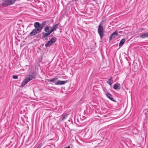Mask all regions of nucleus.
I'll list each match as a JSON object with an SVG mask.
<instances>
[{"label": "nucleus", "instance_id": "nucleus-19", "mask_svg": "<svg viewBox=\"0 0 148 148\" xmlns=\"http://www.w3.org/2000/svg\"><path fill=\"white\" fill-rule=\"evenodd\" d=\"M12 77L13 79H17L18 78V76H17V75H13Z\"/></svg>", "mask_w": 148, "mask_h": 148}, {"label": "nucleus", "instance_id": "nucleus-13", "mask_svg": "<svg viewBox=\"0 0 148 148\" xmlns=\"http://www.w3.org/2000/svg\"><path fill=\"white\" fill-rule=\"evenodd\" d=\"M107 83L111 86L113 83V80L112 78V77H110L107 81Z\"/></svg>", "mask_w": 148, "mask_h": 148}, {"label": "nucleus", "instance_id": "nucleus-20", "mask_svg": "<svg viewBox=\"0 0 148 148\" xmlns=\"http://www.w3.org/2000/svg\"><path fill=\"white\" fill-rule=\"evenodd\" d=\"M42 146V144L41 143H40L37 147V148H40Z\"/></svg>", "mask_w": 148, "mask_h": 148}, {"label": "nucleus", "instance_id": "nucleus-11", "mask_svg": "<svg viewBox=\"0 0 148 148\" xmlns=\"http://www.w3.org/2000/svg\"><path fill=\"white\" fill-rule=\"evenodd\" d=\"M140 37L143 39L148 37V32L141 34L140 36Z\"/></svg>", "mask_w": 148, "mask_h": 148}, {"label": "nucleus", "instance_id": "nucleus-27", "mask_svg": "<svg viewBox=\"0 0 148 148\" xmlns=\"http://www.w3.org/2000/svg\"><path fill=\"white\" fill-rule=\"evenodd\" d=\"M75 0V1H78V0Z\"/></svg>", "mask_w": 148, "mask_h": 148}, {"label": "nucleus", "instance_id": "nucleus-4", "mask_svg": "<svg viewBox=\"0 0 148 148\" xmlns=\"http://www.w3.org/2000/svg\"><path fill=\"white\" fill-rule=\"evenodd\" d=\"M46 23L47 22L46 21H44L42 22L41 24H40L38 22H36L34 24L36 25V27L38 28L40 31L41 32L43 27L46 24Z\"/></svg>", "mask_w": 148, "mask_h": 148}, {"label": "nucleus", "instance_id": "nucleus-16", "mask_svg": "<svg viewBox=\"0 0 148 148\" xmlns=\"http://www.w3.org/2000/svg\"><path fill=\"white\" fill-rule=\"evenodd\" d=\"M59 24L58 23L56 24L55 25H53L52 26V28L55 31L56 29L58 27Z\"/></svg>", "mask_w": 148, "mask_h": 148}, {"label": "nucleus", "instance_id": "nucleus-25", "mask_svg": "<svg viewBox=\"0 0 148 148\" xmlns=\"http://www.w3.org/2000/svg\"><path fill=\"white\" fill-rule=\"evenodd\" d=\"M49 31L50 32V33H51L53 32L51 30H49Z\"/></svg>", "mask_w": 148, "mask_h": 148}, {"label": "nucleus", "instance_id": "nucleus-14", "mask_svg": "<svg viewBox=\"0 0 148 148\" xmlns=\"http://www.w3.org/2000/svg\"><path fill=\"white\" fill-rule=\"evenodd\" d=\"M42 38H44L48 37L49 35H48V34L47 33V32H43L42 33Z\"/></svg>", "mask_w": 148, "mask_h": 148}, {"label": "nucleus", "instance_id": "nucleus-21", "mask_svg": "<svg viewBox=\"0 0 148 148\" xmlns=\"http://www.w3.org/2000/svg\"><path fill=\"white\" fill-rule=\"evenodd\" d=\"M51 30L52 32H53L54 31H55L52 28V27H51Z\"/></svg>", "mask_w": 148, "mask_h": 148}, {"label": "nucleus", "instance_id": "nucleus-23", "mask_svg": "<svg viewBox=\"0 0 148 148\" xmlns=\"http://www.w3.org/2000/svg\"><path fill=\"white\" fill-rule=\"evenodd\" d=\"M45 40H48L47 37H45Z\"/></svg>", "mask_w": 148, "mask_h": 148}, {"label": "nucleus", "instance_id": "nucleus-2", "mask_svg": "<svg viewBox=\"0 0 148 148\" xmlns=\"http://www.w3.org/2000/svg\"><path fill=\"white\" fill-rule=\"evenodd\" d=\"M97 32L100 38H102L104 36L105 31L101 23L98 26Z\"/></svg>", "mask_w": 148, "mask_h": 148}, {"label": "nucleus", "instance_id": "nucleus-10", "mask_svg": "<svg viewBox=\"0 0 148 148\" xmlns=\"http://www.w3.org/2000/svg\"><path fill=\"white\" fill-rule=\"evenodd\" d=\"M113 88L115 90L118 89L119 90L121 89L120 84L119 83H117L114 84L113 86Z\"/></svg>", "mask_w": 148, "mask_h": 148}, {"label": "nucleus", "instance_id": "nucleus-6", "mask_svg": "<svg viewBox=\"0 0 148 148\" xmlns=\"http://www.w3.org/2000/svg\"><path fill=\"white\" fill-rule=\"evenodd\" d=\"M57 38L56 37L52 38L50 40L48 41L47 43L45 45L46 47H49L53 43H55L56 41Z\"/></svg>", "mask_w": 148, "mask_h": 148}, {"label": "nucleus", "instance_id": "nucleus-3", "mask_svg": "<svg viewBox=\"0 0 148 148\" xmlns=\"http://www.w3.org/2000/svg\"><path fill=\"white\" fill-rule=\"evenodd\" d=\"M35 77L32 75L31 76L29 75L25 78L21 84V86L22 87H24L25 85L27 84L29 81L32 79L33 78H34Z\"/></svg>", "mask_w": 148, "mask_h": 148}, {"label": "nucleus", "instance_id": "nucleus-17", "mask_svg": "<svg viewBox=\"0 0 148 148\" xmlns=\"http://www.w3.org/2000/svg\"><path fill=\"white\" fill-rule=\"evenodd\" d=\"M44 31L46 32H47L49 30V27L48 26H46L45 28L44 29Z\"/></svg>", "mask_w": 148, "mask_h": 148}, {"label": "nucleus", "instance_id": "nucleus-22", "mask_svg": "<svg viewBox=\"0 0 148 148\" xmlns=\"http://www.w3.org/2000/svg\"><path fill=\"white\" fill-rule=\"evenodd\" d=\"M47 32V33L48 34V35H49L51 34L50 32L49 31H49H48Z\"/></svg>", "mask_w": 148, "mask_h": 148}, {"label": "nucleus", "instance_id": "nucleus-9", "mask_svg": "<svg viewBox=\"0 0 148 148\" xmlns=\"http://www.w3.org/2000/svg\"><path fill=\"white\" fill-rule=\"evenodd\" d=\"M106 95L107 97L109 99L113 101H116L112 97V95L110 93H108L106 94Z\"/></svg>", "mask_w": 148, "mask_h": 148}, {"label": "nucleus", "instance_id": "nucleus-18", "mask_svg": "<svg viewBox=\"0 0 148 148\" xmlns=\"http://www.w3.org/2000/svg\"><path fill=\"white\" fill-rule=\"evenodd\" d=\"M67 117V115H64L62 119V121H63L64 119H66V118Z\"/></svg>", "mask_w": 148, "mask_h": 148}, {"label": "nucleus", "instance_id": "nucleus-5", "mask_svg": "<svg viewBox=\"0 0 148 148\" xmlns=\"http://www.w3.org/2000/svg\"><path fill=\"white\" fill-rule=\"evenodd\" d=\"M34 26L35 28L34 29L29 35V36H34L36 34L41 32L40 30L38 28L36 27V25L34 23Z\"/></svg>", "mask_w": 148, "mask_h": 148}, {"label": "nucleus", "instance_id": "nucleus-24", "mask_svg": "<svg viewBox=\"0 0 148 148\" xmlns=\"http://www.w3.org/2000/svg\"><path fill=\"white\" fill-rule=\"evenodd\" d=\"M65 148H70V146H69L68 147H66Z\"/></svg>", "mask_w": 148, "mask_h": 148}, {"label": "nucleus", "instance_id": "nucleus-8", "mask_svg": "<svg viewBox=\"0 0 148 148\" xmlns=\"http://www.w3.org/2000/svg\"><path fill=\"white\" fill-rule=\"evenodd\" d=\"M67 81H60L57 80V82L55 83V85H63L67 83Z\"/></svg>", "mask_w": 148, "mask_h": 148}, {"label": "nucleus", "instance_id": "nucleus-7", "mask_svg": "<svg viewBox=\"0 0 148 148\" xmlns=\"http://www.w3.org/2000/svg\"><path fill=\"white\" fill-rule=\"evenodd\" d=\"M118 35L119 34L118 33V31L116 30L111 35L110 38L109 40H110L114 39L116 37H117Z\"/></svg>", "mask_w": 148, "mask_h": 148}, {"label": "nucleus", "instance_id": "nucleus-1", "mask_svg": "<svg viewBox=\"0 0 148 148\" xmlns=\"http://www.w3.org/2000/svg\"><path fill=\"white\" fill-rule=\"evenodd\" d=\"M1 5L3 7H7L12 5L16 1V0H1Z\"/></svg>", "mask_w": 148, "mask_h": 148}, {"label": "nucleus", "instance_id": "nucleus-26", "mask_svg": "<svg viewBox=\"0 0 148 148\" xmlns=\"http://www.w3.org/2000/svg\"><path fill=\"white\" fill-rule=\"evenodd\" d=\"M51 88H53V89H55L56 88H54L53 87H51Z\"/></svg>", "mask_w": 148, "mask_h": 148}, {"label": "nucleus", "instance_id": "nucleus-12", "mask_svg": "<svg viewBox=\"0 0 148 148\" xmlns=\"http://www.w3.org/2000/svg\"><path fill=\"white\" fill-rule=\"evenodd\" d=\"M125 40L126 39L125 38H123L120 41V42L119 45V47H121L124 44V42H125Z\"/></svg>", "mask_w": 148, "mask_h": 148}, {"label": "nucleus", "instance_id": "nucleus-15", "mask_svg": "<svg viewBox=\"0 0 148 148\" xmlns=\"http://www.w3.org/2000/svg\"><path fill=\"white\" fill-rule=\"evenodd\" d=\"M58 78L56 77V78H53L52 79H50L49 80L50 82H53L55 83V82H57V80H58Z\"/></svg>", "mask_w": 148, "mask_h": 148}]
</instances>
